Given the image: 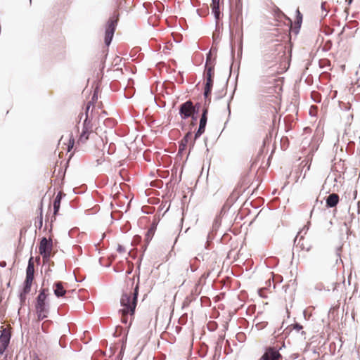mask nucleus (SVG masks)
I'll return each instance as SVG.
<instances>
[{"instance_id":"f257e3e1","label":"nucleus","mask_w":360,"mask_h":360,"mask_svg":"<svg viewBox=\"0 0 360 360\" xmlns=\"http://www.w3.org/2000/svg\"><path fill=\"white\" fill-rule=\"evenodd\" d=\"M138 295L139 284H137L134 289L131 287L129 292L127 290L123 292L120 298L122 309L119 311L122 314H129L131 316L134 314L137 304Z\"/></svg>"},{"instance_id":"f03ea898","label":"nucleus","mask_w":360,"mask_h":360,"mask_svg":"<svg viewBox=\"0 0 360 360\" xmlns=\"http://www.w3.org/2000/svg\"><path fill=\"white\" fill-rule=\"evenodd\" d=\"M200 105L197 103L193 105V102L190 100L184 102L179 106V115L181 119L186 120L192 115V112H199Z\"/></svg>"},{"instance_id":"7ed1b4c3","label":"nucleus","mask_w":360,"mask_h":360,"mask_svg":"<svg viewBox=\"0 0 360 360\" xmlns=\"http://www.w3.org/2000/svg\"><path fill=\"white\" fill-rule=\"evenodd\" d=\"M117 22V20L112 18H110L106 22L104 42L107 46L111 44L116 29Z\"/></svg>"},{"instance_id":"20e7f679","label":"nucleus","mask_w":360,"mask_h":360,"mask_svg":"<svg viewBox=\"0 0 360 360\" xmlns=\"http://www.w3.org/2000/svg\"><path fill=\"white\" fill-rule=\"evenodd\" d=\"M46 291H48V289L43 288L39 291L37 297L35 304L36 310L49 311V304L46 302L47 295L46 294Z\"/></svg>"},{"instance_id":"39448f33","label":"nucleus","mask_w":360,"mask_h":360,"mask_svg":"<svg viewBox=\"0 0 360 360\" xmlns=\"http://www.w3.org/2000/svg\"><path fill=\"white\" fill-rule=\"evenodd\" d=\"M281 349L282 347L278 349L275 347H268L259 360H280L282 359V355L279 352Z\"/></svg>"},{"instance_id":"423d86ee","label":"nucleus","mask_w":360,"mask_h":360,"mask_svg":"<svg viewBox=\"0 0 360 360\" xmlns=\"http://www.w3.org/2000/svg\"><path fill=\"white\" fill-rule=\"evenodd\" d=\"M207 113H208V109L207 108H205L202 112V115H201V117L200 119L198 129L194 135V140L198 139L205 132L207 122Z\"/></svg>"},{"instance_id":"0eeeda50","label":"nucleus","mask_w":360,"mask_h":360,"mask_svg":"<svg viewBox=\"0 0 360 360\" xmlns=\"http://www.w3.org/2000/svg\"><path fill=\"white\" fill-rule=\"evenodd\" d=\"M11 340V334L6 329L1 331L0 335V354H3L6 349Z\"/></svg>"},{"instance_id":"6e6552de","label":"nucleus","mask_w":360,"mask_h":360,"mask_svg":"<svg viewBox=\"0 0 360 360\" xmlns=\"http://www.w3.org/2000/svg\"><path fill=\"white\" fill-rule=\"evenodd\" d=\"M53 247V243L51 239H47L45 237H43L40 241L39 252L44 251H51Z\"/></svg>"},{"instance_id":"1a4fd4ad","label":"nucleus","mask_w":360,"mask_h":360,"mask_svg":"<svg viewBox=\"0 0 360 360\" xmlns=\"http://www.w3.org/2000/svg\"><path fill=\"white\" fill-rule=\"evenodd\" d=\"M326 207L332 208L335 207L339 202V195L336 193L330 194L326 199Z\"/></svg>"},{"instance_id":"9d476101","label":"nucleus","mask_w":360,"mask_h":360,"mask_svg":"<svg viewBox=\"0 0 360 360\" xmlns=\"http://www.w3.org/2000/svg\"><path fill=\"white\" fill-rule=\"evenodd\" d=\"M53 292H54V295L57 297H60L65 295L66 290L64 289L62 282L58 281L54 283Z\"/></svg>"},{"instance_id":"9b49d317","label":"nucleus","mask_w":360,"mask_h":360,"mask_svg":"<svg viewBox=\"0 0 360 360\" xmlns=\"http://www.w3.org/2000/svg\"><path fill=\"white\" fill-rule=\"evenodd\" d=\"M191 136H192V132H191V129H190V131H188L186 133V134L184 136V137L179 142V153H181L185 149Z\"/></svg>"},{"instance_id":"f8f14e48","label":"nucleus","mask_w":360,"mask_h":360,"mask_svg":"<svg viewBox=\"0 0 360 360\" xmlns=\"http://www.w3.org/2000/svg\"><path fill=\"white\" fill-rule=\"evenodd\" d=\"M63 193L58 192L53 201V214L56 215L60 210V202L63 198Z\"/></svg>"},{"instance_id":"ddd939ff","label":"nucleus","mask_w":360,"mask_h":360,"mask_svg":"<svg viewBox=\"0 0 360 360\" xmlns=\"http://www.w3.org/2000/svg\"><path fill=\"white\" fill-rule=\"evenodd\" d=\"M34 266L33 262V257H30L28 261V264L26 269V276L34 277Z\"/></svg>"},{"instance_id":"4468645a","label":"nucleus","mask_w":360,"mask_h":360,"mask_svg":"<svg viewBox=\"0 0 360 360\" xmlns=\"http://www.w3.org/2000/svg\"><path fill=\"white\" fill-rule=\"evenodd\" d=\"M33 280H34V277L26 276L25 280L23 283V288L22 290H24V292H30Z\"/></svg>"},{"instance_id":"2eb2a0df","label":"nucleus","mask_w":360,"mask_h":360,"mask_svg":"<svg viewBox=\"0 0 360 360\" xmlns=\"http://www.w3.org/2000/svg\"><path fill=\"white\" fill-rule=\"evenodd\" d=\"M82 131H89V132L93 131V124L91 123V121L89 119V116H86L85 117V120H84Z\"/></svg>"},{"instance_id":"dca6fc26","label":"nucleus","mask_w":360,"mask_h":360,"mask_svg":"<svg viewBox=\"0 0 360 360\" xmlns=\"http://www.w3.org/2000/svg\"><path fill=\"white\" fill-rule=\"evenodd\" d=\"M212 12L216 20H219L220 18V9L219 3L212 4L211 5Z\"/></svg>"},{"instance_id":"f3484780","label":"nucleus","mask_w":360,"mask_h":360,"mask_svg":"<svg viewBox=\"0 0 360 360\" xmlns=\"http://www.w3.org/2000/svg\"><path fill=\"white\" fill-rule=\"evenodd\" d=\"M91 133V132H89V131H82L79 137V139L77 141L78 143H84L89 139V136Z\"/></svg>"},{"instance_id":"a211bd4d","label":"nucleus","mask_w":360,"mask_h":360,"mask_svg":"<svg viewBox=\"0 0 360 360\" xmlns=\"http://www.w3.org/2000/svg\"><path fill=\"white\" fill-rule=\"evenodd\" d=\"M214 65H205L206 77L212 78Z\"/></svg>"},{"instance_id":"6ab92c4d","label":"nucleus","mask_w":360,"mask_h":360,"mask_svg":"<svg viewBox=\"0 0 360 360\" xmlns=\"http://www.w3.org/2000/svg\"><path fill=\"white\" fill-rule=\"evenodd\" d=\"M37 319L39 321H41L48 316V314L49 311L36 310Z\"/></svg>"},{"instance_id":"aec40b11","label":"nucleus","mask_w":360,"mask_h":360,"mask_svg":"<svg viewBox=\"0 0 360 360\" xmlns=\"http://www.w3.org/2000/svg\"><path fill=\"white\" fill-rule=\"evenodd\" d=\"M29 292H24V290H22L19 294V300L21 305L25 304L26 299H27V295Z\"/></svg>"},{"instance_id":"412c9836","label":"nucleus","mask_w":360,"mask_h":360,"mask_svg":"<svg viewBox=\"0 0 360 360\" xmlns=\"http://www.w3.org/2000/svg\"><path fill=\"white\" fill-rule=\"evenodd\" d=\"M297 17L295 24L297 25V29L300 30V27H301L302 21V15L300 13V12L299 11V10H297Z\"/></svg>"},{"instance_id":"4be33fe9","label":"nucleus","mask_w":360,"mask_h":360,"mask_svg":"<svg viewBox=\"0 0 360 360\" xmlns=\"http://www.w3.org/2000/svg\"><path fill=\"white\" fill-rule=\"evenodd\" d=\"M198 112H192V115L190 116V117H191L192 120V122L191 123V128L196 124V122L198 120Z\"/></svg>"},{"instance_id":"5701e85b","label":"nucleus","mask_w":360,"mask_h":360,"mask_svg":"<svg viewBox=\"0 0 360 360\" xmlns=\"http://www.w3.org/2000/svg\"><path fill=\"white\" fill-rule=\"evenodd\" d=\"M40 210H41L40 214L39 217H37V222L38 223L37 226H38L39 229H41V228L42 227V224H43V216H42V207H41L40 208Z\"/></svg>"},{"instance_id":"b1692460","label":"nucleus","mask_w":360,"mask_h":360,"mask_svg":"<svg viewBox=\"0 0 360 360\" xmlns=\"http://www.w3.org/2000/svg\"><path fill=\"white\" fill-rule=\"evenodd\" d=\"M221 224V219L219 217H217L213 221L212 228L213 229H217L219 227Z\"/></svg>"},{"instance_id":"393cba45","label":"nucleus","mask_w":360,"mask_h":360,"mask_svg":"<svg viewBox=\"0 0 360 360\" xmlns=\"http://www.w3.org/2000/svg\"><path fill=\"white\" fill-rule=\"evenodd\" d=\"M39 253L42 256L44 261H47L51 256V251H44V252H39Z\"/></svg>"},{"instance_id":"a878e982","label":"nucleus","mask_w":360,"mask_h":360,"mask_svg":"<svg viewBox=\"0 0 360 360\" xmlns=\"http://www.w3.org/2000/svg\"><path fill=\"white\" fill-rule=\"evenodd\" d=\"M212 86H213V79H212V78L206 77V82H205V87L209 88V89H212Z\"/></svg>"},{"instance_id":"bb28decb","label":"nucleus","mask_w":360,"mask_h":360,"mask_svg":"<svg viewBox=\"0 0 360 360\" xmlns=\"http://www.w3.org/2000/svg\"><path fill=\"white\" fill-rule=\"evenodd\" d=\"M214 65V64L212 61L211 51H209V53L207 54L205 65Z\"/></svg>"},{"instance_id":"cd10ccee","label":"nucleus","mask_w":360,"mask_h":360,"mask_svg":"<svg viewBox=\"0 0 360 360\" xmlns=\"http://www.w3.org/2000/svg\"><path fill=\"white\" fill-rule=\"evenodd\" d=\"M211 91H212L211 89L205 87L203 95H204V97L205 99L208 98V97L210 96V95L211 94Z\"/></svg>"},{"instance_id":"c85d7f7f","label":"nucleus","mask_w":360,"mask_h":360,"mask_svg":"<svg viewBox=\"0 0 360 360\" xmlns=\"http://www.w3.org/2000/svg\"><path fill=\"white\" fill-rule=\"evenodd\" d=\"M309 229V226H304V228L302 229V230H301L297 235V236L295 237V240H294V242L296 243L297 241V236L299 234H300L301 233H302L304 231V233L305 234L307 233V231H308Z\"/></svg>"},{"instance_id":"c756f323","label":"nucleus","mask_w":360,"mask_h":360,"mask_svg":"<svg viewBox=\"0 0 360 360\" xmlns=\"http://www.w3.org/2000/svg\"><path fill=\"white\" fill-rule=\"evenodd\" d=\"M292 328H293V329L296 330L297 331H299V330H302L303 327L300 323H295L292 325Z\"/></svg>"},{"instance_id":"7c9ffc66","label":"nucleus","mask_w":360,"mask_h":360,"mask_svg":"<svg viewBox=\"0 0 360 360\" xmlns=\"http://www.w3.org/2000/svg\"><path fill=\"white\" fill-rule=\"evenodd\" d=\"M93 105V102L92 101L88 102L86 108V111H85L86 117L89 116V115H88L89 114V110L90 109L91 105Z\"/></svg>"},{"instance_id":"2f4dec72","label":"nucleus","mask_w":360,"mask_h":360,"mask_svg":"<svg viewBox=\"0 0 360 360\" xmlns=\"http://www.w3.org/2000/svg\"><path fill=\"white\" fill-rule=\"evenodd\" d=\"M68 144H70V147H73L75 144V139L73 138V135L72 134H70V139Z\"/></svg>"},{"instance_id":"473e14b6","label":"nucleus","mask_w":360,"mask_h":360,"mask_svg":"<svg viewBox=\"0 0 360 360\" xmlns=\"http://www.w3.org/2000/svg\"><path fill=\"white\" fill-rule=\"evenodd\" d=\"M117 251L120 253H122L125 252V248L121 245H118L117 248Z\"/></svg>"},{"instance_id":"72a5a7b5","label":"nucleus","mask_w":360,"mask_h":360,"mask_svg":"<svg viewBox=\"0 0 360 360\" xmlns=\"http://www.w3.org/2000/svg\"><path fill=\"white\" fill-rule=\"evenodd\" d=\"M340 175H339L338 176H335L334 177H333V179L335 182H338V179L340 178ZM330 179H332V176H330V175L327 177L326 180H329Z\"/></svg>"},{"instance_id":"f704fd0d","label":"nucleus","mask_w":360,"mask_h":360,"mask_svg":"<svg viewBox=\"0 0 360 360\" xmlns=\"http://www.w3.org/2000/svg\"><path fill=\"white\" fill-rule=\"evenodd\" d=\"M127 315L122 314V323H127Z\"/></svg>"},{"instance_id":"c9c22d12","label":"nucleus","mask_w":360,"mask_h":360,"mask_svg":"<svg viewBox=\"0 0 360 360\" xmlns=\"http://www.w3.org/2000/svg\"><path fill=\"white\" fill-rule=\"evenodd\" d=\"M32 357V360H41L37 353H34Z\"/></svg>"},{"instance_id":"e433bc0d","label":"nucleus","mask_w":360,"mask_h":360,"mask_svg":"<svg viewBox=\"0 0 360 360\" xmlns=\"http://www.w3.org/2000/svg\"><path fill=\"white\" fill-rule=\"evenodd\" d=\"M325 5H326V2H322L321 8L322 11H326L327 13V10H326V8L325 7Z\"/></svg>"},{"instance_id":"4c0bfd02","label":"nucleus","mask_w":360,"mask_h":360,"mask_svg":"<svg viewBox=\"0 0 360 360\" xmlns=\"http://www.w3.org/2000/svg\"><path fill=\"white\" fill-rule=\"evenodd\" d=\"M91 99H92V101H91L92 102H94V101L97 99V95H96V92H94V95L92 96Z\"/></svg>"},{"instance_id":"58836bf2","label":"nucleus","mask_w":360,"mask_h":360,"mask_svg":"<svg viewBox=\"0 0 360 360\" xmlns=\"http://www.w3.org/2000/svg\"><path fill=\"white\" fill-rule=\"evenodd\" d=\"M6 262L3 261V262H0V266H1V267H5V266H6Z\"/></svg>"},{"instance_id":"ea45409f","label":"nucleus","mask_w":360,"mask_h":360,"mask_svg":"<svg viewBox=\"0 0 360 360\" xmlns=\"http://www.w3.org/2000/svg\"><path fill=\"white\" fill-rule=\"evenodd\" d=\"M299 30H298V29H297V25H296V24H295V28H294V32H295V34H297V33L299 32Z\"/></svg>"},{"instance_id":"a19ab883","label":"nucleus","mask_w":360,"mask_h":360,"mask_svg":"<svg viewBox=\"0 0 360 360\" xmlns=\"http://www.w3.org/2000/svg\"><path fill=\"white\" fill-rule=\"evenodd\" d=\"M73 147H70V144H68V147H67V149H68V151H70L71 149Z\"/></svg>"},{"instance_id":"79ce46f5","label":"nucleus","mask_w":360,"mask_h":360,"mask_svg":"<svg viewBox=\"0 0 360 360\" xmlns=\"http://www.w3.org/2000/svg\"><path fill=\"white\" fill-rule=\"evenodd\" d=\"M340 249H341V248H338V250H337V255L339 257L340 256Z\"/></svg>"},{"instance_id":"37998d69","label":"nucleus","mask_w":360,"mask_h":360,"mask_svg":"<svg viewBox=\"0 0 360 360\" xmlns=\"http://www.w3.org/2000/svg\"><path fill=\"white\" fill-rule=\"evenodd\" d=\"M220 0H212V4L219 3Z\"/></svg>"},{"instance_id":"c03bdc74","label":"nucleus","mask_w":360,"mask_h":360,"mask_svg":"<svg viewBox=\"0 0 360 360\" xmlns=\"http://www.w3.org/2000/svg\"><path fill=\"white\" fill-rule=\"evenodd\" d=\"M297 356H298V354H294L292 356V358H293V359H296V358H297Z\"/></svg>"},{"instance_id":"a18cd8bd","label":"nucleus","mask_w":360,"mask_h":360,"mask_svg":"<svg viewBox=\"0 0 360 360\" xmlns=\"http://www.w3.org/2000/svg\"><path fill=\"white\" fill-rule=\"evenodd\" d=\"M346 1L347 2L348 5H350L352 3L353 0H346Z\"/></svg>"},{"instance_id":"49530a36","label":"nucleus","mask_w":360,"mask_h":360,"mask_svg":"<svg viewBox=\"0 0 360 360\" xmlns=\"http://www.w3.org/2000/svg\"><path fill=\"white\" fill-rule=\"evenodd\" d=\"M356 195H357V191H354V198H356Z\"/></svg>"},{"instance_id":"de8ad7c7","label":"nucleus","mask_w":360,"mask_h":360,"mask_svg":"<svg viewBox=\"0 0 360 360\" xmlns=\"http://www.w3.org/2000/svg\"><path fill=\"white\" fill-rule=\"evenodd\" d=\"M302 335H305V332L304 331H302Z\"/></svg>"},{"instance_id":"09e8293b","label":"nucleus","mask_w":360,"mask_h":360,"mask_svg":"<svg viewBox=\"0 0 360 360\" xmlns=\"http://www.w3.org/2000/svg\"><path fill=\"white\" fill-rule=\"evenodd\" d=\"M229 108H230V106H229V105H228V109H229V110L230 111V109H229Z\"/></svg>"},{"instance_id":"8fccbe9b","label":"nucleus","mask_w":360,"mask_h":360,"mask_svg":"<svg viewBox=\"0 0 360 360\" xmlns=\"http://www.w3.org/2000/svg\"><path fill=\"white\" fill-rule=\"evenodd\" d=\"M37 260H39V259H40V257H37Z\"/></svg>"},{"instance_id":"3c124183","label":"nucleus","mask_w":360,"mask_h":360,"mask_svg":"<svg viewBox=\"0 0 360 360\" xmlns=\"http://www.w3.org/2000/svg\"><path fill=\"white\" fill-rule=\"evenodd\" d=\"M32 4V0H30V4Z\"/></svg>"}]
</instances>
